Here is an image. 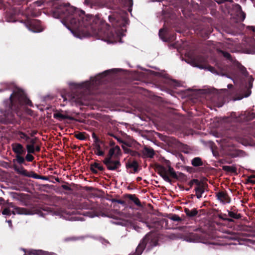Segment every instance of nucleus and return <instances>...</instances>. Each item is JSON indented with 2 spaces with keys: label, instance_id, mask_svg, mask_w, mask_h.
I'll use <instances>...</instances> for the list:
<instances>
[{
  "label": "nucleus",
  "instance_id": "obj_1",
  "mask_svg": "<svg viewBox=\"0 0 255 255\" xmlns=\"http://www.w3.org/2000/svg\"><path fill=\"white\" fill-rule=\"evenodd\" d=\"M49 5L51 6L49 12L52 16L61 19L63 24L76 37L82 38L93 35L105 41L112 42L114 39L115 32L99 17L86 15L84 11L60 0H52Z\"/></svg>",
  "mask_w": 255,
  "mask_h": 255
},
{
  "label": "nucleus",
  "instance_id": "obj_2",
  "mask_svg": "<svg viewBox=\"0 0 255 255\" xmlns=\"http://www.w3.org/2000/svg\"><path fill=\"white\" fill-rule=\"evenodd\" d=\"M133 5L132 0H110L107 6L114 10L109 15V21L113 27L117 29L116 32L126 31L124 29L128 23L127 10L131 12Z\"/></svg>",
  "mask_w": 255,
  "mask_h": 255
},
{
  "label": "nucleus",
  "instance_id": "obj_3",
  "mask_svg": "<svg viewBox=\"0 0 255 255\" xmlns=\"http://www.w3.org/2000/svg\"><path fill=\"white\" fill-rule=\"evenodd\" d=\"M3 115L9 121L14 119L15 114H20L25 106L33 107L25 91L17 87L13 89L9 99L3 101Z\"/></svg>",
  "mask_w": 255,
  "mask_h": 255
},
{
  "label": "nucleus",
  "instance_id": "obj_4",
  "mask_svg": "<svg viewBox=\"0 0 255 255\" xmlns=\"http://www.w3.org/2000/svg\"><path fill=\"white\" fill-rule=\"evenodd\" d=\"M156 169L157 173L162 177L164 180L170 184H172L173 182L172 179L181 181H184L186 179V176L184 173H176L173 168L170 166H168V168L167 169L162 165H157Z\"/></svg>",
  "mask_w": 255,
  "mask_h": 255
},
{
  "label": "nucleus",
  "instance_id": "obj_5",
  "mask_svg": "<svg viewBox=\"0 0 255 255\" xmlns=\"http://www.w3.org/2000/svg\"><path fill=\"white\" fill-rule=\"evenodd\" d=\"M158 244V240L156 237L151 232L147 234L140 242L137 247L135 252L129 255H141L146 246L149 245V247H155Z\"/></svg>",
  "mask_w": 255,
  "mask_h": 255
},
{
  "label": "nucleus",
  "instance_id": "obj_6",
  "mask_svg": "<svg viewBox=\"0 0 255 255\" xmlns=\"http://www.w3.org/2000/svg\"><path fill=\"white\" fill-rule=\"evenodd\" d=\"M24 25L33 32H40L43 30L41 21L37 19L26 20L23 22Z\"/></svg>",
  "mask_w": 255,
  "mask_h": 255
},
{
  "label": "nucleus",
  "instance_id": "obj_7",
  "mask_svg": "<svg viewBox=\"0 0 255 255\" xmlns=\"http://www.w3.org/2000/svg\"><path fill=\"white\" fill-rule=\"evenodd\" d=\"M103 162L109 170H116L121 166L119 159H113V158H105Z\"/></svg>",
  "mask_w": 255,
  "mask_h": 255
},
{
  "label": "nucleus",
  "instance_id": "obj_8",
  "mask_svg": "<svg viewBox=\"0 0 255 255\" xmlns=\"http://www.w3.org/2000/svg\"><path fill=\"white\" fill-rule=\"evenodd\" d=\"M126 167L129 170V173H137L141 168L137 160L135 159H129L126 163Z\"/></svg>",
  "mask_w": 255,
  "mask_h": 255
},
{
  "label": "nucleus",
  "instance_id": "obj_9",
  "mask_svg": "<svg viewBox=\"0 0 255 255\" xmlns=\"http://www.w3.org/2000/svg\"><path fill=\"white\" fill-rule=\"evenodd\" d=\"M193 65L201 69L206 68L207 59L202 55H196L192 58Z\"/></svg>",
  "mask_w": 255,
  "mask_h": 255
},
{
  "label": "nucleus",
  "instance_id": "obj_10",
  "mask_svg": "<svg viewBox=\"0 0 255 255\" xmlns=\"http://www.w3.org/2000/svg\"><path fill=\"white\" fill-rule=\"evenodd\" d=\"M196 30L198 31L197 33L204 38L208 37L212 32L211 27L208 24L203 23L199 25Z\"/></svg>",
  "mask_w": 255,
  "mask_h": 255
},
{
  "label": "nucleus",
  "instance_id": "obj_11",
  "mask_svg": "<svg viewBox=\"0 0 255 255\" xmlns=\"http://www.w3.org/2000/svg\"><path fill=\"white\" fill-rule=\"evenodd\" d=\"M216 197L223 204H229L231 201V199L226 190L219 191L216 193Z\"/></svg>",
  "mask_w": 255,
  "mask_h": 255
},
{
  "label": "nucleus",
  "instance_id": "obj_12",
  "mask_svg": "<svg viewBox=\"0 0 255 255\" xmlns=\"http://www.w3.org/2000/svg\"><path fill=\"white\" fill-rule=\"evenodd\" d=\"M9 207H11L14 209V211H12V214L13 215H15L16 214L19 215H30L31 214L30 210L24 208L16 207L12 203H8V208Z\"/></svg>",
  "mask_w": 255,
  "mask_h": 255
},
{
  "label": "nucleus",
  "instance_id": "obj_13",
  "mask_svg": "<svg viewBox=\"0 0 255 255\" xmlns=\"http://www.w3.org/2000/svg\"><path fill=\"white\" fill-rule=\"evenodd\" d=\"M11 147L16 155H25L26 153V149L21 143H13L11 144Z\"/></svg>",
  "mask_w": 255,
  "mask_h": 255
},
{
  "label": "nucleus",
  "instance_id": "obj_14",
  "mask_svg": "<svg viewBox=\"0 0 255 255\" xmlns=\"http://www.w3.org/2000/svg\"><path fill=\"white\" fill-rule=\"evenodd\" d=\"M142 158H153L155 155V152L153 148L150 147L145 146L142 150Z\"/></svg>",
  "mask_w": 255,
  "mask_h": 255
},
{
  "label": "nucleus",
  "instance_id": "obj_15",
  "mask_svg": "<svg viewBox=\"0 0 255 255\" xmlns=\"http://www.w3.org/2000/svg\"><path fill=\"white\" fill-rule=\"evenodd\" d=\"M36 7H37L35 6H33V7L31 9L30 8V5L28 7H27L26 8V14L29 16L33 17L38 16L39 9H37Z\"/></svg>",
  "mask_w": 255,
  "mask_h": 255
},
{
  "label": "nucleus",
  "instance_id": "obj_16",
  "mask_svg": "<svg viewBox=\"0 0 255 255\" xmlns=\"http://www.w3.org/2000/svg\"><path fill=\"white\" fill-rule=\"evenodd\" d=\"M126 197L132 201L138 207H142V205L139 199L136 197L135 194H126Z\"/></svg>",
  "mask_w": 255,
  "mask_h": 255
},
{
  "label": "nucleus",
  "instance_id": "obj_17",
  "mask_svg": "<svg viewBox=\"0 0 255 255\" xmlns=\"http://www.w3.org/2000/svg\"><path fill=\"white\" fill-rule=\"evenodd\" d=\"M53 117L55 119H59L60 121H62L63 120H73L74 118L68 115H64L60 113H54Z\"/></svg>",
  "mask_w": 255,
  "mask_h": 255
},
{
  "label": "nucleus",
  "instance_id": "obj_18",
  "mask_svg": "<svg viewBox=\"0 0 255 255\" xmlns=\"http://www.w3.org/2000/svg\"><path fill=\"white\" fill-rule=\"evenodd\" d=\"M184 212L187 217L192 218L197 215L198 211L196 208L189 210L188 208H185L184 209Z\"/></svg>",
  "mask_w": 255,
  "mask_h": 255
},
{
  "label": "nucleus",
  "instance_id": "obj_19",
  "mask_svg": "<svg viewBox=\"0 0 255 255\" xmlns=\"http://www.w3.org/2000/svg\"><path fill=\"white\" fill-rule=\"evenodd\" d=\"M217 51L219 54H221L227 60L233 62V64L234 63L235 60H236V59H234L231 55L227 51L221 49H217Z\"/></svg>",
  "mask_w": 255,
  "mask_h": 255
},
{
  "label": "nucleus",
  "instance_id": "obj_20",
  "mask_svg": "<svg viewBox=\"0 0 255 255\" xmlns=\"http://www.w3.org/2000/svg\"><path fill=\"white\" fill-rule=\"evenodd\" d=\"M191 164L194 167H199L204 165L202 159L200 157H196L191 160Z\"/></svg>",
  "mask_w": 255,
  "mask_h": 255
},
{
  "label": "nucleus",
  "instance_id": "obj_21",
  "mask_svg": "<svg viewBox=\"0 0 255 255\" xmlns=\"http://www.w3.org/2000/svg\"><path fill=\"white\" fill-rule=\"evenodd\" d=\"M28 254L33 255H55V254L53 253H50L42 250H33L30 251Z\"/></svg>",
  "mask_w": 255,
  "mask_h": 255
},
{
  "label": "nucleus",
  "instance_id": "obj_22",
  "mask_svg": "<svg viewBox=\"0 0 255 255\" xmlns=\"http://www.w3.org/2000/svg\"><path fill=\"white\" fill-rule=\"evenodd\" d=\"M222 169L228 173H234L237 174V168L234 166L224 165Z\"/></svg>",
  "mask_w": 255,
  "mask_h": 255
},
{
  "label": "nucleus",
  "instance_id": "obj_23",
  "mask_svg": "<svg viewBox=\"0 0 255 255\" xmlns=\"http://www.w3.org/2000/svg\"><path fill=\"white\" fill-rule=\"evenodd\" d=\"M195 191L197 198L200 199L202 197V194L204 192V187L200 184V185L196 186L195 188Z\"/></svg>",
  "mask_w": 255,
  "mask_h": 255
},
{
  "label": "nucleus",
  "instance_id": "obj_24",
  "mask_svg": "<svg viewBox=\"0 0 255 255\" xmlns=\"http://www.w3.org/2000/svg\"><path fill=\"white\" fill-rule=\"evenodd\" d=\"M234 65L243 74L245 75L247 73L246 68L243 66L240 62L235 60Z\"/></svg>",
  "mask_w": 255,
  "mask_h": 255
},
{
  "label": "nucleus",
  "instance_id": "obj_25",
  "mask_svg": "<svg viewBox=\"0 0 255 255\" xmlns=\"http://www.w3.org/2000/svg\"><path fill=\"white\" fill-rule=\"evenodd\" d=\"M167 217L173 221L177 222L179 223H180L184 220V219H182L178 215L174 214H169L167 216Z\"/></svg>",
  "mask_w": 255,
  "mask_h": 255
},
{
  "label": "nucleus",
  "instance_id": "obj_26",
  "mask_svg": "<svg viewBox=\"0 0 255 255\" xmlns=\"http://www.w3.org/2000/svg\"><path fill=\"white\" fill-rule=\"evenodd\" d=\"M228 216L230 217L229 219H232L233 220L234 219L238 220L242 218V215L240 213H237V212H234L231 211H228Z\"/></svg>",
  "mask_w": 255,
  "mask_h": 255
},
{
  "label": "nucleus",
  "instance_id": "obj_27",
  "mask_svg": "<svg viewBox=\"0 0 255 255\" xmlns=\"http://www.w3.org/2000/svg\"><path fill=\"white\" fill-rule=\"evenodd\" d=\"M14 169L17 173L27 177L28 171L25 169L23 167H18L17 166H15L14 167Z\"/></svg>",
  "mask_w": 255,
  "mask_h": 255
},
{
  "label": "nucleus",
  "instance_id": "obj_28",
  "mask_svg": "<svg viewBox=\"0 0 255 255\" xmlns=\"http://www.w3.org/2000/svg\"><path fill=\"white\" fill-rule=\"evenodd\" d=\"M46 0H39L36 1H34L32 4H30V8H32L33 7V6H35L36 7H40L42 5L45 6Z\"/></svg>",
  "mask_w": 255,
  "mask_h": 255
},
{
  "label": "nucleus",
  "instance_id": "obj_29",
  "mask_svg": "<svg viewBox=\"0 0 255 255\" xmlns=\"http://www.w3.org/2000/svg\"><path fill=\"white\" fill-rule=\"evenodd\" d=\"M85 132H76L74 133V136L79 140H85L86 137L85 135Z\"/></svg>",
  "mask_w": 255,
  "mask_h": 255
},
{
  "label": "nucleus",
  "instance_id": "obj_30",
  "mask_svg": "<svg viewBox=\"0 0 255 255\" xmlns=\"http://www.w3.org/2000/svg\"><path fill=\"white\" fill-rule=\"evenodd\" d=\"M227 215L226 214H222V213H221V214H219L218 215V217L223 220V221H227V222H234V220H233V219H229L227 217Z\"/></svg>",
  "mask_w": 255,
  "mask_h": 255
},
{
  "label": "nucleus",
  "instance_id": "obj_31",
  "mask_svg": "<svg viewBox=\"0 0 255 255\" xmlns=\"http://www.w3.org/2000/svg\"><path fill=\"white\" fill-rule=\"evenodd\" d=\"M23 155H16L15 160L19 164H25V158L23 157Z\"/></svg>",
  "mask_w": 255,
  "mask_h": 255
},
{
  "label": "nucleus",
  "instance_id": "obj_32",
  "mask_svg": "<svg viewBox=\"0 0 255 255\" xmlns=\"http://www.w3.org/2000/svg\"><path fill=\"white\" fill-rule=\"evenodd\" d=\"M18 134L21 139H24L26 141H28L30 139V137L23 131H18Z\"/></svg>",
  "mask_w": 255,
  "mask_h": 255
},
{
  "label": "nucleus",
  "instance_id": "obj_33",
  "mask_svg": "<svg viewBox=\"0 0 255 255\" xmlns=\"http://www.w3.org/2000/svg\"><path fill=\"white\" fill-rule=\"evenodd\" d=\"M127 150H128L127 153H129L131 156L142 157V152L141 153H139L137 151H133V150H130L129 149H128Z\"/></svg>",
  "mask_w": 255,
  "mask_h": 255
},
{
  "label": "nucleus",
  "instance_id": "obj_34",
  "mask_svg": "<svg viewBox=\"0 0 255 255\" xmlns=\"http://www.w3.org/2000/svg\"><path fill=\"white\" fill-rule=\"evenodd\" d=\"M13 5H19L23 4H27L28 0H11Z\"/></svg>",
  "mask_w": 255,
  "mask_h": 255
},
{
  "label": "nucleus",
  "instance_id": "obj_35",
  "mask_svg": "<svg viewBox=\"0 0 255 255\" xmlns=\"http://www.w3.org/2000/svg\"><path fill=\"white\" fill-rule=\"evenodd\" d=\"M255 118V113H248L247 114V115L246 116V117L244 118V119L245 121H251V120H253Z\"/></svg>",
  "mask_w": 255,
  "mask_h": 255
},
{
  "label": "nucleus",
  "instance_id": "obj_36",
  "mask_svg": "<svg viewBox=\"0 0 255 255\" xmlns=\"http://www.w3.org/2000/svg\"><path fill=\"white\" fill-rule=\"evenodd\" d=\"M194 184H196L197 186L200 185L201 182L198 179H193L189 182L188 185L190 186V188H192Z\"/></svg>",
  "mask_w": 255,
  "mask_h": 255
},
{
  "label": "nucleus",
  "instance_id": "obj_37",
  "mask_svg": "<svg viewBox=\"0 0 255 255\" xmlns=\"http://www.w3.org/2000/svg\"><path fill=\"white\" fill-rule=\"evenodd\" d=\"M92 166L94 167L95 168L98 169L99 170L103 171L104 170V168L103 166L101 165L100 163L97 162H94L92 164Z\"/></svg>",
  "mask_w": 255,
  "mask_h": 255
},
{
  "label": "nucleus",
  "instance_id": "obj_38",
  "mask_svg": "<svg viewBox=\"0 0 255 255\" xmlns=\"http://www.w3.org/2000/svg\"><path fill=\"white\" fill-rule=\"evenodd\" d=\"M26 148L28 154H34L35 153L34 146L32 145H26Z\"/></svg>",
  "mask_w": 255,
  "mask_h": 255
},
{
  "label": "nucleus",
  "instance_id": "obj_39",
  "mask_svg": "<svg viewBox=\"0 0 255 255\" xmlns=\"http://www.w3.org/2000/svg\"><path fill=\"white\" fill-rule=\"evenodd\" d=\"M116 156L117 154H116L115 151L114 150L113 148H111L110 149L109 151V153L105 158H112L113 156Z\"/></svg>",
  "mask_w": 255,
  "mask_h": 255
},
{
  "label": "nucleus",
  "instance_id": "obj_40",
  "mask_svg": "<svg viewBox=\"0 0 255 255\" xmlns=\"http://www.w3.org/2000/svg\"><path fill=\"white\" fill-rule=\"evenodd\" d=\"M27 177H32L34 179H39V175H38L33 171H30L28 172Z\"/></svg>",
  "mask_w": 255,
  "mask_h": 255
},
{
  "label": "nucleus",
  "instance_id": "obj_41",
  "mask_svg": "<svg viewBox=\"0 0 255 255\" xmlns=\"http://www.w3.org/2000/svg\"><path fill=\"white\" fill-rule=\"evenodd\" d=\"M38 140V138L36 137H35L33 138H30V139L27 141L29 142V143L27 144L26 145H32V146H35Z\"/></svg>",
  "mask_w": 255,
  "mask_h": 255
},
{
  "label": "nucleus",
  "instance_id": "obj_42",
  "mask_svg": "<svg viewBox=\"0 0 255 255\" xmlns=\"http://www.w3.org/2000/svg\"><path fill=\"white\" fill-rule=\"evenodd\" d=\"M111 201L112 203H118L119 204H120L123 205H126V202L124 200H121V199H112L111 200Z\"/></svg>",
  "mask_w": 255,
  "mask_h": 255
},
{
  "label": "nucleus",
  "instance_id": "obj_43",
  "mask_svg": "<svg viewBox=\"0 0 255 255\" xmlns=\"http://www.w3.org/2000/svg\"><path fill=\"white\" fill-rule=\"evenodd\" d=\"M2 214L4 215L10 216L12 214V211L10 210L8 207L5 208L2 212Z\"/></svg>",
  "mask_w": 255,
  "mask_h": 255
},
{
  "label": "nucleus",
  "instance_id": "obj_44",
  "mask_svg": "<svg viewBox=\"0 0 255 255\" xmlns=\"http://www.w3.org/2000/svg\"><path fill=\"white\" fill-rule=\"evenodd\" d=\"M34 159V156L31 154L27 153L25 156V160L28 162H32Z\"/></svg>",
  "mask_w": 255,
  "mask_h": 255
},
{
  "label": "nucleus",
  "instance_id": "obj_45",
  "mask_svg": "<svg viewBox=\"0 0 255 255\" xmlns=\"http://www.w3.org/2000/svg\"><path fill=\"white\" fill-rule=\"evenodd\" d=\"M110 72V70L105 71V72H104L102 74H101L99 75H98L97 77H96V78H95L96 80H97L98 79H99L100 77L106 76L108 75V74Z\"/></svg>",
  "mask_w": 255,
  "mask_h": 255
},
{
  "label": "nucleus",
  "instance_id": "obj_46",
  "mask_svg": "<svg viewBox=\"0 0 255 255\" xmlns=\"http://www.w3.org/2000/svg\"><path fill=\"white\" fill-rule=\"evenodd\" d=\"M165 32L164 31L163 29H160L159 31V37L162 39L163 40H165Z\"/></svg>",
  "mask_w": 255,
  "mask_h": 255
},
{
  "label": "nucleus",
  "instance_id": "obj_47",
  "mask_svg": "<svg viewBox=\"0 0 255 255\" xmlns=\"http://www.w3.org/2000/svg\"><path fill=\"white\" fill-rule=\"evenodd\" d=\"M94 144H96L97 143H101L102 145H103L104 146H105V143L104 141L100 139L99 137H97V138L94 139Z\"/></svg>",
  "mask_w": 255,
  "mask_h": 255
},
{
  "label": "nucleus",
  "instance_id": "obj_48",
  "mask_svg": "<svg viewBox=\"0 0 255 255\" xmlns=\"http://www.w3.org/2000/svg\"><path fill=\"white\" fill-rule=\"evenodd\" d=\"M205 69H207L209 71H211L212 73H215L216 71L215 68L210 65H206Z\"/></svg>",
  "mask_w": 255,
  "mask_h": 255
},
{
  "label": "nucleus",
  "instance_id": "obj_49",
  "mask_svg": "<svg viewBox=\"0 0 255 255\" xmlns=\"http://www.w3.org/2000/svg\"><path fill=\"white\" fill-rule=\"evenodd\" d=\"M113 149H114V150L116 152V154H117V155L121 153V149H120V147L118 146V145H117L114 147H112Z\"/></svg>",
  "mask_w": 255,
  "mask_h": 255
},
{
  "label": "nucleus",
  "instance_id": "obj_50",
  "mask_svg": "<svg viewBox=\"0 0 255 255\" xmlns=\"http://www.w3.org/2000/svg\"><path fill=\"white\" fill-rule=\"evenodd\" d=\"M101 143H97L96 144H93L94 146V151H98V150H101Z\"/></svg>",
  "mask_w": 255,
  "mask_h": 255
},
{
  "label": "nucleus",
  "instance_id": "obj_51",
  "mask_svg": "<svg viewBox=\"0 0 255 255\" xmlns=\"http://www.w3.org/2000/svg\"><path fill=\"white\" fill-rule=\"evenodd\" d=\"M61 187L62 188V189H63L65 190L70 191H72L71 188L67 185H65V184L62 185Z\"/></svg>",
  "mask_w": 255,
  "mask_h": 255
},
{
  "label": "nucleus",
  "instance_id": "obj_52",
  "mask_svg": "<svg viewBox=\"0 0 255 255\" xmlns=\"http://www.w3.org/2000/svg\"><path fill=\"white\" fill-rule=\"evenodd\" d=\"M95 153L96 154H97L99 156H104L105 154L104 151L102 150L95 151Z\"/></svg>",
  "mask_w": 255,
  "mask_h": 255
},
{
  "label": "nucleus",
  "instance_id": "obj_53",
  "mask_svg": "<svg viewBox=\"0 0 255 255\" xmlns=\"http://www.w3.org/2000/svg\"><path fill=\"white\" fill-rule=\"evenodd\" d=\"M218 3L221 4L223 3H224L225 2H229L230 3H232L233 2V0H219V1H217Z\"/></svg>",
  "mask_w": 255,
  "mask_h": 255
},
{
  "label": "nucleus",
  "instance_id": "obj_54",
  "mask_svg": "<svg viewBox=\"0 0 255 255\" xmlns=\"http://www.w3.org/2000/svg\"><path fill=\"white\" fill-rule=\"evenodd\" d=\"M82 208H85V209H91V208L90 207V206L89 205V204L87 202H85L83 204Z\"/></svg>",
  "mask_w": 255,
  "mask_h": 255
},
{
  "label": "nucleus",
  "instance_id": "obj_55",
  "mask_svg": "<svg viewBox=\"0 0 255 255\" xmlns=\"http://www.w3.org/2000/svg\"><path fill=\"white\" fill-rule=\"evenodd\" d=\"M34 152H39L40 151L41 148L40 145H36L34 146Z\"/></svg>",
  "mask_w": 255,
  "mask_h": 255
},
{
  "label": "nucleus",
  "instance_id": "obj_56",
  "mask_svg": "<svg viewBox=\"0 0 255 255\" xmlns=\"http://www.w3.org/2000/svg\"><path fill=\"white\" fill-rule=\"evenodd\" d=\"M71 86H73L76 88H79L83 87L82 84H76V83H71L70 84Z\"/></svg>",
  "mask_w": 255,
  "mask_h": 255
},
{
  "label": "nucleus",
  "instance_id": "obj_57",
  "mask_svg": "<svg viewBox=\"0 0 255 255\" xmlns=\"http://www.w3.org/2000/svg\"><path fill=\"white\" fill-rule=\"evenodd\" d=\"M90 169L93 173H94V174L98 173V171L96 169V168L92 166V164H91Z\"/></svg>",
  "mask_w": 255,
  "mask_h": 255
},
{
  "label": "nucleus",
  "instance_id": "obj_58",
  "mask_svg": "<svg viewBox=\"0 0 255 255\" xmlns=\"http://www.w3.org/2000/svg\"><path fill=\"white\" fill-rule=\"evenodd\" d=\"M249 28L254 32L253 35L255 36V26H249Z\"/></svg>",
  "mask_w": 255,
  "mask_h": 255
},
{
  "label": "nucleus",
  "instance_id": "obj_59",
  "mask_svg": "<svg viewBox=\"0 0 255 255\" xmlns=\"http://www.w3.org/2000/svg\"><path fill=\"white\" fill-rule=\"evenodd\" d=\"M37 133V131L36 130H33L31 131V132L30 133V136L33 137L34 136L35 134H36Z\"/></svg>",
  "mask_w": 255,
  "mask_h": 255
},
{
  "label": "nucleus",
  "instance_id": "obj_60",
  "mask_svg": "<svg viewBox=\"0 0 255 255\" xmlns=\"http://www.w3.org/2000/svg\"><path fill=\"white\" fill-rule=\"evenodd\" d=\"M5 205V201L2 197H0V205Z\"/></svg>",
  "mask_w": 255,
  "mask_h": 255
},
{
  "label": "nucleus",
  "instance_id": "obj_61",
  "mask_svg": "<svg viewBox=\"0 0 255 255\" xmlns=\"http://www.w3.org/2000/svg\"><path fill=\"white\" fill-rule=\"evenodd\" d=\"M39 179H42L44 180H47L48 179V177L44 176L39 175Z\"/></svg>",
  "mask_w": 255,
  "mask_h": 255
},
{
  "label": "nucleus",
  "instance_id": "obj_62",
  "mask_svg": "<svg viewBox=\"0 0 255 255\" xmlns=\"http://www.w3.org/2000/svg\"><path fill=\"white\" fill-rule=\"evenodd\" d=\"M4 7V3L2 0H0V9H2Z\"/></svg>",
  "mask_w": 255,
  "mask_h": 255
},
{
  "label": "nucleus",
  "instance_id": "obj_63",
  "mask_svg": "<svg viewBox=\"0 0 255 255\" xmlns=\"http://www.w3.org/2000/svg\"><path fill=\"white\" fill-rule=\"evenodd\" d=\"M115 138H116L121 143H123V140L121 139V138H118L117 136H114L113 135Z\"/></svg>",
  "mask_w": 255,
  "mask_h": 255
},
{
  "label": "nucleus",
  "instance_id": "obj_64",
  "mask_svg": "<svg viewBox=\"0 0 255 255\" xmlns=\"http://www.w3.org/2000/svg\"><path fill=\"white\" fill-rule=\"evenodd\" d=\"M92 136L93 138H94V139H95L97 138V137H98L95 132H93L92 133Z\"/></svg>",
  "mask_w": 255,
  "mask_h": 255
}]
</instances>
